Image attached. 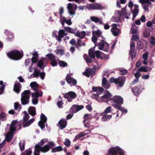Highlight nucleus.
<instances>
[{
	"mask_svg": "<svg viewBox=\"0 0 155 155\" xmlns=\"http://www.w3.org/2000/svg\"><path fill=\"white\" fill-rule=\"evenodd\" d=\"M47 141L48 139H43L38 144L35 145L34 153V155H39L40 151L45 153L49 150V147L48 145H46L43 147H42L41 146Z\"/></svg>",
	"mask_w": 155,
	"mask_h": 155,
	"instance_id": "obj_1",
	"label": "nucleus"
},
{
	"mask_svg": "<svg viewBox=\"0 0 155 155\" xmlns=\"http://www.w3.org/2000/svg\"><path fill=\"white\" fill-rule=\"evenodd\" d=\"M125 80V77L123 76L119 77L116 79L112 77L109 80L110 82L112 83H114L116 84H118V86L120 87H121L123 86Z\"/></svg>",
	"mask_w": 155,
	"mask_h": 155,
	"instance_id": "obj_2",
	"label": "nucleus"
},
{
	"mask_svg": "<svg viewBox=\"0 0 155 155\" xmlns=\"http://www.w3.org/2000/svg\"><path fill=\"white\" fill-rule=\"evenodd\" d=\"M126 7H124L121 9L120 11L116 10L115 12V15L116 16H119L121 18L124 19V18L128 19L129 18V16L130 15V13L127 12L126 10Z\"/></svg>",
	"mask_w": 155,
	"mask_h": 155,
	"instance_id": "obj_3",
	"label": "nucleus"
},
{
	"mask_svg": "<svg viewBox=\"0 0 155 155\" xmlns=\"http://www.w3.org/2000/svg\"><path fill=\"white\" fill-rule=\"evenodd\" d=\"M30 92L29 90L25 91L21 94V101L23 105H26L29 103Z\"/></svg>",
	"mask_w": 155,
	"mask_h": 155,
	"instance_id": "obj_4",
	"label": "nucleus"
},
{
	"mask_svg": "<svg viewBox=\"0 0 155 155\" xmlns=\"http://www.w3.org/2000/svg\"><path fill=\"white\" fill-rule=\"evenodd\" d=\"M7 54L9 58L14 60H18L22 57L20 52L16 50H13L8 53Z\"/></svg>",
	"mask_w": 155,
	"mask_h": 155,
	"instance_id": "obj_5",
	"label": "nucleus"
},
{
	"mask_svg": "<svg viewBox=\"0 0 155 155\" xmlns=\"http://www.w3.org/2000/svg\"><path fill=\"white\" fill-rule=\"evenodd\" d=\"M101 94L100 93H97L96 94H93L91 96V97L96 99L97 100L99 101H104V99H109L111 96V94L108 92H107L104 95L102 96L100 98H99V96Z\"/></svg>",
	"mask_w": 155,
	"mask_h": 155,
	"instance_id": "obj_6",
	"label": "nucleus"
},
{
	"mask_svg": "<svg viewBox=\"0 0 155 155\" xmlns=\"http://www.w3.org/2000/svg\"><path fill=\"white\" fill-rule=\"evenodd\" d=\"M109 155H124L123 150L118 146L110 148L108 152Z\"/></svg>",
	"mask_w": 155,
	"mask_h": 155,
	"instance_id": "obj_7",
	"label": "nucleus"
},
{
	"mask_svg": "<svg viewBox=\"0 0 155 155\" xmlns=\"http://www.w3.org/2000/svg\"><path fill=\"white\" fill-rule=\"evenodd\" d=\"M21 128L20 124L16 120H13L10 124V131L11 133H14L16 130H19Z\"/></svg>",
	"mask_w": 155,
	"mask_h": 155,
	"instance_id": "obj_8",
	"label": "nucleus"
},
{
	"mask_svg": "<svg viewBox=\"0 0 155 155\" xmlns=\"http://www.w3.org/2000/svg\"><path fill=\"white\" fill-rule=\"evenodd\" d=\"M42 92L41 91H39L37 92H33L31 94L32 103L34 105L37 104L38 102V97L42 96Z\"/></svg>",
	"mask_w": 155,
	"mask_h": 155,
	"instance_id": "obj_9",
	"label": "nucleus"
},
{
	"mask_svg": "<svg viewBox=\"0 0 155 155\" xmlns=\"http://www.w3.org/2000/svg\"><path fill=\"white\" fill-rule=\"evenodd\" d=\"M77 5L74 3H69L67 5V8L69 14L71 15H74L77 8Z\"/></svg>",
	"mask_w": 155,
	"mask_h": 155,
	"instance_id": "obj_10",
	"label": "nucleus"
},
{
	"mask_svg": "<svg viewBox=\"0 0 155 155\" xmlns=\"http://www.w3.org/2000/svg\"><path fill=\"white\" fill-rule=\"evenodd\" d=\"M154 1L155 0H139V2L142 4L143 9L146 11H148L149 7L152 6L150 1L154 2Z\"/></svg>",
	"mask_w": 155,
	"mask_h": 155,
	"instance_id": "obj_11",
	"label": "nucleus"
},
{
	"mask_svg": "<svg viewBox=\"0 0 155 155\" xmlns=\"http://www.w3.org/2000/svg\"><path fill=\"white\" fill-rule=\"evenodd\" d=\"M102 54V52L99 51H94L92 49H90L89 51V56L91 58H94L96 55L97 58H101V57Z\"/></svg>",
	"mask_w": 155,
	"mask_h": 155,
	"instance_id": "obj_12",
	"label": "nucleus"
},
{
	"mask_svg": "<svg viewBox=\"0 0 155 155\" xmlns=\"http://www.w3.org/2000/svg\"><path fill=\"white\" fill-rule=\"evenodd\" d=\"M77 96L76 93L72 91H69L64 96V97L67 98V101L69 102H71L72 99L75 98Z\"/></svg>",
	"mask_w": 155,
	"mask_h": 155,
	"instance_id": "obj_13",
	"label": "nucleus"
},
{
	"mask_svg": "<svg viewBox=\"0 0 155 155\" xmlns=\"http://www.w3.org/2000/svg\"><path fill=\"white\" fill-rule=\"evenodd\" d=\"M29 118L28 116L23 117L22 124L24 127H28L34 121V119L32 118L28 120Z\"/></svg>",
	"mask_w": 155,
	"mask_h": 155,
	"instance_id": "obj_14",
	"label": "nucleus"
},
{
	"mask_svg": "<svg viewBox=\"0 0 155 155\" xmlns=\"http://www.w3.org/2000/svg\"><path fill=\"white\" fill-rule=\"evenodd\" d=\"M40 118L41 120L38 122V124L42 130L45 127V123L47 121V118L45 115L42 113L41 114Z\"/></svg>",
	"mask_w": 155,
	"mask_h": 155,
	"instance_id": "obj_15",
	"label": "nucleus"
},
{
	"mask_svg": "<svg viewBox=\"0 0 155 155\" xmlns=\"http://www.w3.org/2000/svg\"><path fill=\"white\" fill-rule=\"evenodd\" d=\"M96 70V68L95 67L92 68H89L84 73V74L87 77H89L90 76L94 75Z\"/></svg>",
	"mask_w": 155,
	"mask_h": 155,
	"instance_id": "obj_16",
	"label": "nucleus"
},
{
	"mask_svg": "<svg viewBox=\"0 0 155 155\" xmlns=\"http://www.w3.org/2000/svg\"><path fill=\"white\" fill-rule=\"evenodd\" d=\"M112 28L111 29L113 35L115 36L118 35L120 33V30L117 28V25L116 24H113L111 25Z\"/></svg>",
	"mask_w": 155,
	"mask_h": 155,
	"instance_id": "obj_17",
	"label": "nucleus"
},
{
	"mask_svg": "<svg viewBox=\"0 0 155 155\" xmlns=\"http://www.w3.org/2000/svg\"><path fill=\"white\" fill-rule=\"evenodd\" d=\"M66 35L67 34L65 33L64 30H60L58 32V36L57 35H55V37L58 41H61V38Z\"/></svg>",
	"mask_w": 155,
	"mask_h": 155,
	"instance_id": "obj_18",
	"label": "nucleus"
},
{
	"mask_svg": "<svg viewBox=\"0 0 155 155\" xmlns=\"http://www.w3.org/2000/svg\"><path fill=\"white\" fill-rule=\"evenodd\" d=\"M66 79L67 82L69 84H72L74 85H75L77 84V81L76 80L73 78L72 77L70 76L68 74L66 77Z\"/></svg>",
	"mask_w": 155,
	"mask_h": 155,
	"instance_id": "obj_19",
	"label": "nucleus"
},
{
	"mask_svg": "<svg viewBox=\"0 0 155 155\" xmlns=\"http://www.w3.org/2000/svg\"><path fill=\"white\" fill-rule=\"evenodd\" d=\"M67 122L65 119H62L60 120L58 124V127L61 129L66 127Z\"/></svg>",
	"mask_w": 155,
	"mask_h": 155,
	"instance_id": "obj_20",
	"label": "nucleus"
},
{
	"mask_svg": "<svg viewBox=\"0 0 155 155\" xmlns=\"http://www.w3.org/2000/svg\"><path fill=\"white\" fill-rule=\"evenodd\" d=\"M30 86L31 88L33 90L35 91V92H37L39 91H40L38 89V85L36 82L34 81L31 82L30 84Z\"/></svg>",
	"mask_w": 155,
	"mask_h": 155,
	"instance_id": "obj_21",
	"label": "nucleus"
},
{
	"mask_svg": "<svg viewBox=\"0 0 155 155\" xmlns=\"http://www.w3.org/2000/svg\"><path fill=\"white\" fill-rule=\"evenodd\" d=\"M101 5L97 3L91 4L87 6V8L89 9H97L101 8Z\"/></svg>",
	"mask_w": 155,
	"mask_h": 155,
	"instance_id": "obj_22",
	"label": "nucleus"
},
{
	"mask_svg": "<svg viewBox=\"0 0 155 155\" xmlns=\"http://www.w3.org/2000/svg\"><path fill=\"white\" fill-rule=\"evenodd\" d=\"M21 86L18 82H16L14 85L13 90L17 94H19L21 91Z\"/></svg>",
	"mask_w": 155,
	"mask_h": 155,
	"instance_id": "obj_23",
	"label": "nucleus"
},
{
	"mask_svg": "<svg viewBox=\"0 0 155 155\" xmlns=\"http://www.w3.org/2000/svg\"><path fill=\"white\" fill-rule=\"evenodd\" d=\"M113 100L115 103L119 104H121L123 103V99L120 96H115L113 98Z\"/></svg>",
	"mask_w": 155,
	"mask_h": 155,
	"instance_id": "obj_24",
	"label": "nucleus"
},
{
	"mask_svg": "<svg viewBox=\"0 0 155 155\" xmlns=\"http://www.w3.org/2000/svg\"><path fill=\"white\" fill-rule=\"evenodd\" d=\"M91 20L95 23L99 22L100 25L104 24L102 21V19L99 18L96 16H91L90 17Z\"/></svg>",
	"mask_w": 155,
	"mask_h": 155,
	"instance_id": "obj_25",
	"label": "nucleus"
},
{
	"mask_svg": "<svg viewBox=\"0 0 155 155\" xmlns=\"http://www.w3.org/2000/svg\"><path fill=\"white\" fill-rule=\"evenodd\" d=\"M134 7V9L132 12L133 15V18H132L133 20H134V19L136 17V16L137 15L139 12L138 5H135Z\"/></svg>",
	"mask_w": 155,
	"mask_h": 155,
	"instance_id": "obj_26",
	"label": "nucleus"
},
{
	"mask_svg": "<svg viewBox=\"0 0 155 155\" xmlns=\"http://www.w3.org/2000/svg\"><path fill=\"white\" fill-rule=\"evenodd\" d=\"M93 91L94 92H96L97 93H102L104 91V89L101 87H93L92 88Z\"/></svg>",
	"mask_w": 155,
	"mask_h": 155,
	"instance_id": "obj_27",
	"label": "nucleus"
},
{
	"mask_svg": "<svg viewBox=\"0 0 155 155\" xmlns=\"http://www.w3.org/2000/svg\"><path fill=\"white\" fill-rule=\"evenodd\" d=\"M113 105L115 108L119 110L122 112V113H124L125 114H126L127 113V110L124 109L123 108L121 107L120 106L116 104H113Z\"/></svg>",
	"mask_w": 155,
	"mask_h": 155,
	"instance_id": "obj_28",
	"label": "nucleus"
},
{
	"mask_svg": "<svg viewBox=\"0 0 155 155\" xmlns=\"http://www.w3.org/2000/svg\"><path fill=\"white\" fill-rule=\"evenodd\" d=\"M32 54L33 57L31 59L32 62V65H33V63H35L37 61L38 56L37 52H35L33 53Z\"/></svg>",
	"mask_w": 155,
	"mask_h": 155,
	"instance_id": "obj_29",
	"label": "nucleus"
},
{
	"mask_svg": "<svg viewBox=\"0 0 155 155\" xmlns=\"http://www.w3.org/2000/svg\"><path fill=\"white\" fill-rule=\"evenodd\" d=\"M28 112L32 116H34L36 114V109L35 107H30L28 109Z\"/></svg>",
	"mask_w": 155,
	"mask_h": 155,
	"instance_id": "obj_30",
	"label": "nucleus"
},
{
	"mask_svg": "<svg viewBox=\"0 0 155 155\" xmlns=\"http://www.w3.org/2000/svg\"><path fill=\"white\" fill-rule=\"evenodd\" d=\"M13 133H11L10 131V132L8 133L6 135V138L5 140L8 142H9L13 138Z\"/></svg>",
	"mask_w": 155,
	"mask_h": 155,
	"instance_id": "obj_31",
	"label": "nucleus"
},
{
	"mask_svg": "<svg viewBox=\"0 0 155 155\" xmlns=\"http://www.w3.org/2000/svg\"><path fill=\"white\" fill-rule=\"evenodd\" d=\"M105 41L103 40H102L98 44V48L100 50H103L104 48Z\"/></svg>",
	"mask_w": 155,
	"mask_h": 155,
	"instance_id": "obj_32",
	"label": "nucleus"
},
{
	"mask_svg": "<svg viewBox=\"0 0 155 155\" xmlns=\"http://www.w3.org/2000/svg\"><path fill=\"white\" fill-rule=\"evenodd\" d=\"M85 35V33L84 31H82L81 32L77 31L75 34L76 36L81 38H83Z\"/></svg>",
	"mask_w": 155,
	"mask_h": 155,
	"instance_id": "obj_33",
	"label": "nucleus"
},
{
	"mask_svg": "<svg viewBox=\"0 0 155 155\" xmlns=\"http://www.w3.org/2000/svg\"><path fill=\"white\" fill-rule=\"evenodd\" d=\"M150 30L148 28H146L144 30L143 32V35L145 37H148L150 36Z\"/></svg>",
	"mask_w": 155,
	"mask_h": 155,
	"instance_id": "obj_34",
	"label": "nucleus"
},
{
	"mask_svg": "<svg viewBox=\"0 0 155 155\" xmlns=\"http://www.w3.org/2000/svg\"><path fill=\"white\" fill-rule=\"evenodd\" d=\"M92 115L91 114H86L84 116V120L83 121V123L87 121L89 119L92 118Z\"/></svg>",
	"mask_w": 155,
	"mask_h": 155,
	"instance_id": "obj_35",
	"label": "nucleus"
},
{
	"mask_svg": "<svg viewBox=\"0 0 155 155\" xmlns=\"http://www.w3.org/2000/svg\"><path fill=\"white\" fill-rule=\"evenodd\" d=\"M116 16V15H115ZM121 18L119 16H113L110 19V21L112 22H117L121 20Z\"/></svg>",
	"mask_w": 155,
	"mask_h": 155,
	"instance_id": "obj_36",
	"label": "nucleus"
},
{
	"mask_svg": "<svg viewBox=\"0 0 155 155\" xmlns=\"http://www.w3.org/2000/svg\"><path fill=\"white\" fill-rule=\"evenodd\" d=\"M131 29L132 33H137V27L135 24H133L132 25Z\"/></svg>",
	"mask_w": 155,
	"mask_h": 155,
	"instance_id": "obj_37",
	"label": "nucleus"
},
{
	"mask_svg": "<svg viewBox=\"0 0 155 155\" xmlns=\"http://www.w3.org/2000/svg\"><path fill=\"white\" fill-rule=\"evenodd\" d=\"M58 58L56 57L53 60L51 61V64L53 67L57 65Z\"/></svg>",
	"mask_w": 155,
	"mask_h": 155,
	"instance_id": "obj_38",
	"label": "nucleus"
},
{
	"mask_svg": "<svg viewBox=\"0 0 155 155\" xmlns=\"http://www.w3.org/2000/svg\"><path fill=\"white\" fill-rule=\"evenodd\" d=\"M0 85H1L0 87V94H2L5 88V85L3 84L2 81H0Z\"/></svg>",
	"mask_w": 155,
	"mask_h": 155,
	"instance_id": "obj_39",
	"label": "nucleus"
},
{
	"mask_svg": "<svg viewBox=\"0 0 155 155\" xmlns=\"http://www.w3.org/2000/svg\"><path fill=\"white\" fill-rule=\"evenodd\" d=\"M63 150L62 147L61 146H58L53 148L52 150V152H56L58 151H61Z\"/></svg>",
	"mask_w": 155,
	"mask_h": 155,
	"instance_id": "obj_40",
	"label": "nucleus"
},
{
	"mask_svg": "<svg viewBox=\"0 0 155 155\" xmlns=\"http://www.w3.org/2000/svg\"><path fill=\"white\" fill-rule=\"evenodd\" d=\"M20 149L21 151L23 150L25 148V142L24 140H21L19 143Z\"/></svg>",
	"mask_w": 155,
	"mask_h": 155,
	"instance_id": "obj_41",
	"label": "nucleus"
},
{
	"mask_svg": "<svg viewBox=\"0 0 155 155\" xmlns=\"http://www.w3.org/2000/svg\"><path fill=\"white\" fill-rule=\"evenodd\" d=\"M14 106L15 109L18 110V111H19L21 108V105L17 102L14 104Z\"/></svg>",
	"mask_w": 155,
	"mask_h": 155,
	"instance_id": "obj_42",
	"label": "nucleus"
},
{
	"mask_svg": "<svg viewBox=\"0 0 155 155\" xmlns=\"http://www.w3.org/2000/svg\"><path fill=\"white\" fill-rule=\"evenodd\" d=\"M132 91L135 95H137L140 92V90L137 87H134L133 89H132Z\"/></svg>",
	"mask_w": 155,
	"mask_h": 155,
	"instance_id": "obj_43",
	"label": "nucleus"
},
{
	"mask_svg": "<svg viewBox=\"0 0 155 155\" xmlns=\"http://www.w3.org/2000/svg\"><path fill=\"white\" fill-rule=\"evenodd\" d=\"M92 35L96 36L97 37H98L101 36V33L99 30L96 31H93L92 32Z\"/></svg>",
	"mask_w": 155,
	"mask_h": 155,
	"instance_id": "obj_44",
	"label": "nucleus"
},
{
	"mask_svg": "<svg viewBox=\"0 0 155 155\" xmlns=\"http://www.w3.org/2000/svg\"><path fill=\"white\" fill-rule=\"evenodd\" d=\"M46 56L47 57L48 59L50 60L51 61L56 58L54 55L52 53L48 54L46 55Z\"/></svg>",
	"mask_w": 155,
	"mask_h": 155,
	"instance_id": "obj_45",
	"label": "nucleus"
},
{
	"mask_svg": "<svg viewBox=\"0 0 155 155\" xmlns=\"http://www.w3.org/2000/svg\"><path fill=\"white\" fill-rule=\"evenodd\" d=\"M84 59L86 60V62L87 63H90L92 62L91 58L87 56L86 54H84L83 56Z\"/></svg>",
	"mask_w": 155,
	"mask_h": 155,
	"instance_id": "obj_46",
	"label": "nucleus"
},
{
	"mask_svg": "<svg viewBox=\"0 0 155 155\" xmlns=\"http://www.w3.org/2000/svg\"><path fill=\"white\" fill-rule=\"evenodd\" d=\"M38 65L41 69L44 68L45 66L43 65V59L40 60L38 62Z\"/></svg>",
	"mask_w": 155,
	"mask_h": 155,
	"instance_id": "obj_47",
	"label": "nucleus"
},
{
	"mask_svg": "<svg viewBox=\"0 0 155 155\" xmlns=\"http://www.w3.org/2000/svg\"><path fill=\"white\" fill-rule=\"evenodd\" d=\"M112 116L111 115H105L103 116L102 118V120L104 121L109 120L111 118Z\"/></svg>",
	"mask_w": 155,
	"mask_h": 155,
	"instance_id": "obj_48",
	"label": "nucleus"
},
{
	"mask_svg": "<svg viewBox=\"0 0 155 155\" xmlns=\"http://www.w3.org/2000/svg\"><path fill=\"white\" fill-rule=\"evenodd\" d=\"M126 0H120V1H117V7L119 8L121 7L120 4H124L126 2Z\"/></svg>",
	"mask_w": 155,
	"mask_h": 155,
	"instance_id": "obj_49",
	"label": "nucleus"
},
{
	"mask_svg": "<svg viewBox=\"0 0 155 155\" xmlns=\"http://www.w3.org/2000/svg\"><path fill=\"white\" fill-rule=\"evenodd\" d=\"M70 111L73 113H76L77 112L76 105H73L70 109Z\"/></svg>",
	"mask_w": 155,
	"mask_h": 155,
	"instance_id": "obj_50",
	"label": "nucleus"
},
{
	"mask_svg": "<svg viewBox=\"0 0 155 155\" xmlns=\"http://www.w3.org/2000/svg\"><path fill=\"white\" fill-rule=\"evenodd\" d=\"M65 29L67 31L71 33H74L75 32V30L69 27H66Z\"/></svg>",
	"mask_w": 155,
	"mask_h": 155,
	"instance_id": "obj_51",
	"label": "nucleus"
},
{
	"mask_svg": "<svg viewBox=\"0 0 155 155\" xmlns=\"http://www.w3.org/2000/svg\"><path fill=\"white\" fill-rule=\"evenodd\" d=\"M32 153L31 150L30 149L26 150L24 153H21V155H31Z\"/></svg>",
	"mask_w": 155,
	"mask_h": 155,
	"instance_id": "obj_52",
	"label": "nucleus"
},
{
	"mask_svg": "<svg viewBox=\"0 0 155 155\" xmlns=\"http://www.w3.org/2000/svg\"><path fill=\"white\" fill-rule=\"evenodd\" d=\"M129 54L131 56V59L133 60L135 57L136 53L134 50L130 51Z\"/></svg>",
	"mask_w": 155,
	"mask_h": 155,
	"instance_id": "obj_53",
	"label": "nucleus"
},
{
	"mask_svg": "<svg viewBox=\"0 0 155 155\" xmlns=\"http://www.w3.org/2000/svg\"><path fill=\"white\" fill-rule=\"evenodd\" d=\"M56 53L57 54H60L62 55L64 54V50L61 49H58L55 51Z\"/></svg>",
	"mask_w": 155,
	"mask_h": 155,
	"instance_id": "obj_54",
	"label": "nucleus"
},
{
	"mask_svg": "<svg viewBox=\"0 0 155 155\" xmlns=\"http://www.w3.org/2000/svg\"><path fill=\"white\" fill-rule=\"evenodd\" d=\"M7 119V117L6 114L3 113H2L0 115V120L4 121Z\"/></svg>",
	"mask_w": 155,
	"mask_h": 155,
	"instance_id": "obj_55",
	"label": "nucleus"
},
{
	"mask_svg": "<svg viewBox=\"0 0 155 155\" xmlns=\"http://www.w3.org/2000/svg\"><path fill=\"white\" fill-rule=\"evenodd\" d=\"M112 109L111 107L110 106L107 107L104 111V113L106 114L112 111Z\"/></svg>",
	"mask_w": 155,
	"mask_h": 155,
	"instance_id": "obj_56",
	"label": "nucleus"
},
{
	"mask_svg": "<svg viewBox=\"0 0 155 155\" xmlns=\"http://www.w3.org/2000/svg\"><path fill=\"white\" fill-rule=\"evenodd\" d=\"M58 63L60 66L63 67H65L67 65V63L63 61H59Z\"/></svg>",
	"mask_w": 155,
	"mask_h": 155,
	"instance_id": "obj_57",
	"label": "nucleus"
},
{
	"mask_svg": "<svg viewBox=\"0 0 155 155\" xmlns=\"http://www.w3.org/2000/svg\"><path fill=\"white\" fill-rule=\"evenodd\" d=\"M102 54H102L101 55V57L100 59H101L102 60H104V59L106 60V59H108L109 58V55H108L104 54L103 52H102Z\"/></svg>",
	"mask_w": 155,
	"mask_h": 155,
	"instance_id": "obj_58",
	"label": "nucleus"
},
{
	"mask_svg": "<svg viewBox=\"0 0 155 155\" xmlns=\"http://www.w3.org/2000/svg\"><path fill=\"white\" fill-rule=\"evenodd\" d=\"M118 70L120 71V73L121 75H125L127 73V71L125 69H119Z\"/></svg>",
	"mask_w": 155,
	"mask_h": 155,
	"instance_id": "obj_59",
	"label": "nucleus"
},
{
	"mask_svg": "<svg viewBox=\"0 0 155 155\" xmlns=\"http://www.w3.org/2000/svg\"><path fill=\"white\" fill-rule=\"evenodd\" d=\"M137 46L139 49H141L143 48V44L140 41H139L137 42Z\"/></svg>",
	"mask_w": 155,
	"mask_h": 155,
	"instance_id": "obj_60",
	"label": "nucleus"
},
{
	"mask_svg": "<svg viewBox=\"0 0 155 155\" xmlns=\"http://www.w3.org/2000/svg\"><path fill=\"white\" fill-rule=\"evenodd\" d=\"M109 45L106 42H105V45L104 48V51H108L109 48Z\"/></svg>",
	"mask_w": 155,
	"mask_h": 155,
	"instance_id": "obj_61",
	"label": "nucleus"
},
{
	"mask_svg": "<svg viewBox=\"0 0 155 155\" xmlns=\"http://www.w3.org/2000/svg\"><path fill=\"white\" fill-rule=\"evenodd\" d=\"M135 46V44L134 42L131 41L130 44V51L134 50V48Z\"/></svg>",
	"mask_w": 155,
	"mask_h": 155,
	"instance_id": "obj_62",
	"label": "nucleus"
},
{
	"mask_svg": "<svg viewBox=\"0 0 155 155\" xmlns=\"http://www.w3.org/2000/svg\"><path fill=\"white\" fill-rule=\"evenodd\" d=\"M40 72L38 71H35L32 74L34 77H38L39 75Z\"/></svg>",
	"mask_w": 155,
	"mask_h": 155,
	"instance_id": "obj_63",
	"label": "nucleus"
},
{
	"mask_svg": "<svg viewBox=\"0 0 155 155\" xmlns=\"http://www.w3.org/2000/svg\"><path fill=\"white\" fill-rule=\"evenodd\" d=\"M138 71H143L145 72H147V69L145 67H142L140 68L139 69Z\"/></svg>",
	"mask_w": 155,
	"mask_h": 155,
	"instance_id": "obj_64",
	"label": "nucleus"
}]
</instances>
